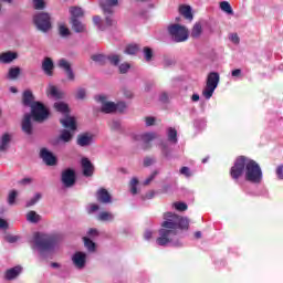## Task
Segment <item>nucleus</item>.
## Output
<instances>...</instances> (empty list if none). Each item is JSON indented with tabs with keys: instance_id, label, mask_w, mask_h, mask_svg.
<instances>
[{
	"instance_id": "f257e3e1",
	"label": "nucleus",
	"mask_w": 283,
	"mask_h": 283,
	"mask_svg": "<svg viewBox=\"0 0 283 283\" xmlns=\"http://www.w3.org/2000/svg\"><path fill=\"white\" fill-rule=\"evenodd\" d=\"M163 218L164 222L158 231L159 237L156 239V243L159 247H167V244L174 243L178 235V230L187 231L189 229V219L174 212H165Z\"/></svg>"
},
{
	"instance_id": "f03ea898",
	"label": "nucleus",
	"mask_w": 283,
	"mask_h": 283,
	"mask_svg": "<svg viewBox=\"0 0 283 283\" xmlns=\"http://www.w3.org/2000/svg\"><path fill=\"white\" fill-rule=\"evenodd\" d=\"M243 175L247 182L254 185L262 182V168H260V164L247 156H239L230 169V176L232 180H240Z\"/></svg>"
},
{
	"instance_id": "7ed1b4c3",
	"label": "nucleus",
	"mask_w": 283,
	"mask_h": 283,
	"mask_svg": "<svg viewBox=\"0 0 283 283\" xmlns=\"http://www.w3.org/2000/svg\"><path fill=\"white\" fill-rule=\"evenodd\" d=\"M32 242L33 248L38 249L41 255H43V253L54 251V247H56V235L35 232Z\"/></svg>"
},
{
	"instance_id": "20e7f679",
	"label": "nucleus",
	"mask_w": 283,
	"mask_h": 283,
	"mask_svg": "<svg viewBox=\"0 0 283 283\" xmlns=\"http://www.w3.org/2000/svg\"><path fill=\"white\" fill-rule=\"evenodd\" d=\"M219 83L220 74L218 72H210L206 81V87L202 91V96H205L207 101L213 96V92L218 88Z\"/></svg>"
},
{
	"instance_id": "39448f33",
	"label": "nucleus",
	"mask_w": 283,
	"mask_h": 283,
	"mask_svg": "<svg viewBox=\"0 0 283 283\" xmlns=\"http://www.w3.org/2000/svg\"><path fill=\"white\" fill-rule=\"evenodd\" d=\"M31 118L35 123H45L50 118V111L41 102H34L31 107Z\"/></svg>"
},
{
	"instance_id": "423d86ee",
	"label": "nucleus",
	"mask_w": 283,
	"mask_h": 283,
	"mask_svg": "<svg viewBox=\"0 0 283 283\" xmlns=\"http://www.w3.org/2000/svg\"><path fill=\"white\" fill-rule=\"evenodd\" d=\"M33 23L40 32H50L52 30V18L48 12H40L33 17Z\"/></svg>"
},
{
	"instance_id": "0eeeda50",
	"label": "nucleus",
	"mask_w": 283,
	"mask_h": 283,
	"mask_svg": "<svg viewBox=\"0 0 283 283\" xmlns=\"http://www.w3.org/2000/svg\"><path fill=\"white\" fill-rule=\"evenodd\" d=\"M168 32L176 43H182L189 39V30L180 24H171Z\"/></svg>"
},
{
	"instance_id": "6e6552de",
	"label": "nucleus",
	"mask_w": 283,
	"mask_h": 283,
	"mask_svg": "<svg viewBox=\"0 0 283 283\" xmlns=\"http://www.w3.org/2000/svg\"><path fill=\"white\" fill-rule=\"evenodd\" d=\"M61 180L64 187H74V185H76V171L72 168L65 169L64 171H62Z\"/></svg>"
},
{
	"instance_id": "1a4fd4ad",
	"label": "nucleus",
	"mask_w": 283,
	"mask_h": 283,
	"mask_svg": "<svg viewBox=\"0 0 283 283\" xmlns=\"http://www.w3.org/2000/svg\"><path fill=\"white\" fill-rule=\"evenodd\" d=\"M72 262L75 269H85V264H87V254H85V252H75L72 256Z\"/></svg>"
},
{
	"instance_id": "9d476101",
	"label": "nucleus",
	"mask_w": 283,
	"mask_h": 283,
	"mask_svg": "<svg viewBox=\"0 0 283 283\" xmlns=\"http://www.w3.org/2000/svg\"><path fill=\"white\" fill-rule=\"evenodd\" d=\"M40 158H42L49 167H54V165H56V156H54L52 151L48 150V148H42L40 150Z\"/></svg>"
},
{
	"instance_id": "9b49d317",
	"label": "nucleus",
	"mask_w": 283,
	"mask_h": 283,
	"mask_svg": "<svg viewBox=\"0 0 283 283\" xmlns=\"http://www.w3.org/2000/svg\"><path fill=\"white\" fill-rule=\"evenodd\" d=\"M81 166L83 176H85V178H92V176H94V164H92L88 158L83 157L81 160Z\"/></svg>"
},
{
	"instance_id": "f8f14e48",
	"label": "nucleus",
	"mask_w": 283,
	"mask_h": 283,
	"mask_svg": "<svg viewBox=\"0 0 283 283\" xmlns=\"http://www.w3.org/2000/svg\"><path fill=\"white\" fill-rule=\"evenodd\" d=\"M57 65H59V67H61V70H64L69 81H75L76 80V75L74 74V71L72 70V64H70V62H67V60L61 59L59 61Z\"/></svg>"
},
{
	"instance_id": "ddd939ff",
	"label": "nucleus",
	"mask_w": 283,
	"mask_h": 283,
	"mask_svg": "<svg viewBox=\"0 0 283 283\" xmlns=\"http://www.w3.org/2000/svg\"><path fill=\"white\" fill-rule=\"evenodd\" d=\"M99 6L105 17H107V14L112 17V14H114V9L112 8H116V6H118V0H104Z\"/></svg>"
},
{
	"instance_id": "4468645a",
	"label": "nucleus",
	"mask_w": 283,
	"mask_h": 283,
	"mask_svg": "<svg viewBox=\"0 0 283 283\" xmlns=\"http://www.w3.org/2000/svg\"><path fill=\"white\" fill-rule=\"evenodd\" d=\"M96 199H97V202H101L102 205H109V203H112V195L105 188H99L97 190Z\"/></svg>"
},
{
	"instance_id": "2eb2a0df",
	"label": "nucleus",
	"mask_w": 283,
	"mask_h": 283,
	"mask_svg": "<svg viewBox=\"0 0 283 283\" xmlns=\"http://www.w3.org/2000/svg\"><path fill=\"white\" fill-rule=\"evenodd\" d=\"M22 132L27 134V136H32L34 128L32 126V115L25 114L22 119Z\"/></svg>"
},
{
	"instance_id": "dca6fc26",
	"label": "nucleus",
	"mask_w": 283,
	"mask_h": 283,
	"mask_svg": "<svg viewBox=\"0 0 283 283\" xmlns=\"http://www.w3.org/2000/svg\"><path fill=\"white\" fill-rule=\"evenodd\" d=\"M72 138H74V135L67 130V129H63L61 130V134L57 138H55L52 144L53 145H59V143H70L72 140Z\"/></svg>"
},
{
	"instance_id": "f3484780",
	"label": "nucleus",
	"mask_w": 283,
	"mask_h": 283,
	"mask_svg": "<svg viewBox=\"0 0 283 283\" xmlns=\"http://www.w3.org/2000/svg\"><path fill=\"white\" fill-rule=\"evenodd\" d=\"M42 70L46 76H54V61L51 57H45L42 62Z\"/></svg>"
},
{
	"instance_id": "a211bd4d",
	"label": "nucleus",
	"mask_w": 283,
	"mask_h": 283,
	"mask_svg": "<svg viewBox=\"0 0 283 283\" xmlns=\"http://www.w3.org/2000/svg\"><path fill=\"white\" fill-rule=\"evenodd\" d=\"M98 101L101 103H104L102 106V112L104 114H112L114 112H116V104L114 102H105V96L101 95L98 97Z\"/></svg>"
},
{
	"instance_id": "6ab92c4d",
	"label": "nucleus",
	"mask_w": 283,
	"mask_h": 283,
	"mask_svg": "<svg viewBox=\"0 0 283 283\" xmlns=\"http://www.w3.org/2000/svg\"><path fill=\"white\" fill-rule=\"evenodd\" d=\"M21 271H23V268H21L20 265L11 268L6 271L4 279L9 282H11V280H17V277L21 275Z\"/></svg>"
},
{
	"instance_id": "aec40b11",
	"label": "nucleus",
	"mask_w": 283,
	"mask_h": 283,
	"mask_svg": "<svg viewBox=\"0 0 283 283\" xmlns=\"http://www.w3.org/2000/svg\"><path fill=\"white\" fill-rule=\"evenodd\" d=\"M60 123L65 129H71V132H76V119L72 116L66 115L65 118L60 119Z\"/></svg>"
},
{
	"instance_id": "412c9836",
	"label": "nucleus",
	"mask_w": 283,
	"mask_h": 283,
	"mask_svg": "<svg viewBox=\"0 0 283 283\" xmlns=\"http://www.w3.org/2000/svg\"><path fill=\"white\" fill-rule=\"evenodd\" d=\"M15 59H19V53L18 52H4L0 53V63L8 64L12 63V61H15Z\"/></svg>"
},
{
	"instance_id": "4be33fe9",
	"label": "nucleus",
	"mask_w": 283,
	"mask_h": 283,
	"mask_svg": "<svg viewBox=\"0 0 283 283\" xmlns=\"http://www.w3.org/2000/svg\"><path fill=\"white\" fill-rule=\"evenodd\" d=\"M22 105L24 107H32L34 105V94H32V91H24L22 94Z\"/></svg>"
},
{
	"instance_id": "5701e85b",
	"label": "nucleus",
	"mask_w": 283,
	"mask_h": 283,
	"mask_svg": "<svg viewBox=\"0 0 283 283\" xmlns=\"http://www.w3.org/2000/svg\"><path fill=\"white\" fill-rule=\"evenodd\" d=\"M93 136L91 134L84 133L77 136V145L80 147H87L92 145Z\"/></svg>"
},
{
	"instance_id": "b1692460",
	"label": "nucleus",
	"mask_w": 283,
	"mask_h": 283,
	"mask_svg": "<svg viewBox=\"0 0 283 283\" xmlns=\"http://www.w3.org/2000/svg\"><path fill=\"white\" fill-rule=\"evenodd\" d=\"M180 15L186 18L187 21H193V13L191 12V6L182 4L179 7Z\"/></svg>"
},
{
	"instance_id": "393cba45",
	"label": "nucleus",
	"mask_w": 283,
	"mask_h": 283,
	"mask_svg": "<svg viewBox=\"0 0 283 283\" xmlns=\"http://www.w3.org/2000/svg\"><path fill=\"white\" fill-rule=\"evenodd\" d=\"M155 133H146L142 135V140L144 143L143 149H151V140H155Z\"/></svg>"
},
{
	"instance_id": "a878e982",
	"label": "nucleus",
	"mask_w": 283,
	"mask_h": 283,
	"mask_svg": "<svg viewBox=\"0 0 283 283\" xmlns=\"http://www.w3.org/2000/svg\"><path fill=\"white\" fill-rule=\"evenodd\" d=\"M46 94H49L53 98H56L57 101H61V98L65 97V93L59 91V88L54 85H49Z\"/></svg>"
},
{
	"instance_id": "bb28decb",
	"label": "nucleus",
	"mask_w": 283,
	"mask_h": 283,
	"mask_svg": "<svg viewBox=\"0 0 283 283\" xmlns=\"http://www.w3.org/2000/svg\"><path fill=\"white\" fill-rule=\"evenodd\" d=\"M71 21L78 20L84 17L83 9L80 7H71L70 8Z\"/></svg>"
},
{
	"instance_id": "cd10ccee",
	"label": "nucleus",
	"mask_w": 283,
	"mask_h": 283,
	"mask_svg": "<svg viewBox=\"0 0 283 283\" xmlns=\"http://www.w3.org/2000/svg\"><path fill=\"white\" fill-rule=\"evenodd\" d=\"M70 23L72 25V30H74L76 33H83L87 30L81 20H70Z\"/></svg>"
},
{
	"instance_id": "c85d7f7f",
	"label": "nucleus",
	"mask_w": 283,
	"mask_h": 283,
	"mask_svg": "<svg viewBox=\"0 0 283 283\" xmlns=\"http://www.w3.org/2000/svg\"><path fill=\"white\" fill-rule=\"evenodd\" d=\"M54 109H56V112H60L61 114H65L66 116L70 114V106H67V104L63 102H56L54 104Z\"/></svg>"
},
{
	"instance_id": "c756f323",
	"label": "nucleus",
	"mask_w": 283,
	"mask_h": 283,
	"mask_svg": "<svg viewBox=\"0 0 283 283\" xmlns=\"http://www.w3.org/2000/svg\"><path fill=\"white\" fill-rule=\"evenodd\" d=\"M28 222H32L33 224H36V222H41V214H38L36 211H29L27 214Z\"/></svg>"
},
{
	"instance_id": "7c9ffc66",
	"label": "nucleus",
	"mask_w": 283,
	"mask_h": 283,
	"mask_svg": "<svg viewBox=\"0 0 283 283\" xmlns=\"http://www.w3.org/2000/svg\"><path fill=\"white\" fill-rule=\"evenodd\" d=\"M10 140H12V137L10 136V134L6 133L4 135H2L0 151H6V149H8V145H10Z\"/></svg>"
},
{
	"instance_id": "2f4dec72",
	"label": "nucleus",
	"mask_w": 283,
	"mask_h": 283,
	"mask_svg": "<svg viewBox=\"0 0 283 283\" xmlns=\"http://www.w3.org/2000/svg\"><path fill=\"white\" fill-rule=\"evenodd\" d=\"M20 75H21V67L15 66V67L9 69L8 78H10L11 81H15V78H19Z\"/></svg>"
},
{
	"instance_id": "473e14b6",
	"label": "nucleus",
	"mask_w": 283,
	"mask_h": 283,
	"mask_svg": "<svg viewBox=\"0 0 283 283\" xmlns=\"http://www.w3.org/2000/svg\"><path fill=\"white\" fill-rule=\"evenodd\" d=\"M97 220L101 222H112V220H114V216L112 212L103 211L98 214Z\"/></svg>"
},
{
	"instance_id": "72a5a7b5",
	"label": "nucleus",
	"mask_w": 283,
	"mask_h": 283,
	"mask_svg": "<svg viewBox=\"0 0 283 283\" xmlns=\"http://www.w3.org/2000/svg\"><path fill=\"white\" fill-rule=\"evenodd\" d=\"M202 34V24L200 22H197L191 31L192 39H200V35Z\"/></svg>"
},
{
	"instance_id": "f704fd0d",
	"label": "nucleus",
	"mask_w": 283,
	"mask_h": 283,
	"mask_svg": "<svg viewBox=\"0 0 283 283\" xmlns=\"http://www.w3.org/2000/svg\"><path fill=\"white\" fill-rule=\"evenodd\" d=\"M159 147L164 158H169V156L171 155V149H169V145L167 144V142H160Z\"/></svg>"
},
{
	"instance_id": "c9c22d12",
	"label": "nucleus",
	"mask_w": 283,
	"mask_h": 283,
	"mask_svg": "<svg viewBox=\"0 0 283 283\" xmlns=\"http://www.w3.org/2000/svg\"><path fill=\"white\" fill-rule=\"evenodd\" d=\"M168 140L175 145L178 143V130L176 128H168Z\"/></svg>"
},
{
	"instance_id": "e433bc0d",
	"label": "nucleus",
	"mask_w": 283,
	"mask_h": 283,
	"mask_svg": "<svg viewBox=\"0 0 283 283\" xmlns=\"http://www.w3.org/2000/svg\"><path fill=\"white\" fill-rule=\"evenodd\" d=\"M91 59L95 63H98V65H105V63H107V56H105L104 54H95L92 55Z\"/></svg>"
},
{
	"instance_id": "4c0bfd02",
	"label": "nucleus",
	"mask_w": 283,
	"mask_h": 283,
	"mask_svg": "<svg viewBox=\"0 0 283 283\" xmlns=\"http://www.w3.org/2000/svg\"><path fill=\"white\" fill-rule=\"evenodd\" d=\"M140 50V46L138 44H128L125 49V54H138V51Z\"/></svg>"
},
{
	"instance_id": "58836bf2",
	"label": "nucleus",
	"mask_w": 283,
	"mask_h": 283,
	"mask_svg": "<svg viewBox=\"0 0 283 283\" xmlns=\"http://www.w3.org/2000/svg\"><path fill=\"white\" fill-rule=\"evenodd\" d=\"M106 61H108L111 65H114L116 67L120 63V55H117V54L108 55L106 56Z\"/></svg>"
},
{
	"instance_id": "ea45409f",
	"label": "nucleus",
	"mask_w": 283,
	"mask_h": 283,
	"mask_svg": "<svg viewBox=\"0 0 283 283\" xmlns=\"http://www.w3.org/2000/svg\"><path fill=\"white\" fill-rule=\"evenodd\" d=\"M83 241H84V245L87 248L88 251H91V252L96 251V243H94V241H92L87 237H84Z\"/></svg>"
},
{
	"instance_id": "a19ab883",
	"label": "nucleus",
	"mask_w": 283,
	"mask_h": 283,
	"mask_svg": "<svg viewBox=\"0 0 283 283\" xmlns=\"http://www.w3.org/2000/svg\"><path fill=\"white\" fill-rule=\"evenodd\" d=\"M220 9L227 14H233V8H231V4L227 1L220 2Z\"/></svg>"
},
{
	"instance_id": "79ce46f5",
	"label": "nucleus",
	"mask_w": 283,
	"mask_h": 283,
	"mask_svg": "<svg viewBox=\"0 0 283 283\" xmlns=\"http://www.w3.org/2000/svg\"><path fill=\"white\" fill-rule=\"evenodd\" d=\"M87 96V91L83 87L77 88L75 93V98L77 101H85V97Z\"/></svg>"
},
{
	"instance_id": "37998d69",
	"label": "nucleus",
	"mask_w": 283,
	"mask_h": 283,
	"mask_svg": "<svg viewBox=\"0 0 283 283\" xmlns=\"http://www.w3.org/2000/svg\"><path fill=\"white\" fill-rule=\"evenodd\" d=\"M144 56H145V61H147V63H149V61H151V59H154V51L151 50V48H149V46L144 48Z\"/></svg>"
},
{
	"instance_id": "c03bdc74",
	"label": "nucleus",
	"mask_w": 283,
	"mask_h": 283,
	"mask_svg": "<svg viewBox=\"0 0 283 283\" xmlns=\"http://www.w3.org/2000/svg\"><path fill=\"white\" fill-rule=\"evenodd\" d=\"M17 196H19V192L17 190H11L8 196V205L12 207L17 200Z\"/></svg>"
},
{
	"instance_id": "a18cd8bd",
	"label": "nucleus",
	"mask_w": 283,
	"mask_h": 283,
	"mask_svg": "<svg viewBox=\"0 0 283 283\" xmlns=\"http://www.w3.org/2000/svg\"><path fill=\"white\" fill-rule=\"evenodd\" d=\"M137 186H138V178H133L129 182L130 192L133 193V196H136V193H138V188H136Z\"/></svg>"
},
{
	"instance_id": "49530a36",
	"label": "nucleus",
	"mask_w": 283,
	"mask_h": 283,
	"mask_svg": "<svg viewBox=\"0 0 283 283\" xmlns=\"http://www.w3.org/2000/svg\"><path fill=\"white\" fill-rule=\"evenodd\" d=\"M59 34H60V36H70V34H72V32L70 31V29L67 27H65L64 24H61L59 27Z\"/></svg>"
},
{
	"instance_id": "de8ad7c7",
	"label": "nucleus",
	"mask_w": 283,
	"mask_h": 283,
	"mask_svg": "<svg viewBox=\"0 0 283 283\" xmlns=\"http://www.w3.org/2000/svg\"><path fill=\"white\" fill-rule=\"evenodd\" d=\"M42 195L41 192L35 193L34 198H32L30 201L27 202V207H34L35 203L39 202V200H41Z\"/></svg>"
},
{
	"instance_id": "09e8293b",
	"label": "nucleus",
	"mask_w": 283,
	"mask_h": 283,
	"mask_svg": "<svg viewBox=\"0 0 283 283\" xmlns=\"http://www.w3.org/2000/svg\"><path fill=\"white\" fill-rule=\"evenodd\" d=\"M42 195L41 192L35 193L34 198H32L30 201L27 202V207H34L35 203L39 202V200H41Z\"/></svg>"
},
{
	"instance_id": "8fccbe9b",
	"label": "nucleus",
	"mask_w": 283,
	"mask_h": 283,
	"mask_svg": "<svg viewBox=\"0 0 283 283\" xmlns=\"http://www.w3.org/2000/svg\"><path fill=\"white\" fill-rule=\"evenodd\" d=\"M35 10H45V1L43 0H32Z\"/></svg>"
},
{
	"instance_id": "3c124183",
	"label": "nucleus",
	"mask_w": 283,
	"mask_h": 283,
	"mask_svg": "<svg viewBox=\"0 0 283 283\" xmlns=\"http://www.w3.org/2000/svg\"><path fill=\"white\" fill-rule=\"evenodd\" d=\"M130 67H132V65L127 62L120 64L119 65V74H127V72H129Z\"/></svg>"
},
{
	"instance_id": "603ef678",
	"label": "nucleus",
	"mask_w": 283,
	"mask_h": 283,
	"mask_svg": "<svg viewBox=\"0 0 283 283\" xmlns=\"http://www.w3.org/2000/svg\"><path fill=\"white\" fill-rule=\"evenodd\" d=\"M174 207L177 211H187L188 206L185 202H175Z\"/></svg>"
},
{
	"instance_id": "864d4df0",
	"label": "nucleus",
	"mask_w": 283,
	"mask_h": 283,
	"mask_svg": "<svg viewBox=\"0 0 283 283\" xmlns=\"http://www.w3.org/2000/svg\"><path fill=\"white\" fill-rule=\"evenodd\" d=\"M93 23L97 25L98 30H105V27H103L99 15L93 17Z\"/></svg>"
},
{
	"instance_id": "5fc2aeb1",
	"label": "nucleus",
	"mask_w": 283,
	"mask_h": 283,
	"mask_svg": "<svg viewBox=\"0 0 283 283\" xmlns=\"http://www.w3.org/2000/svg\"><path fill=\"white\" fill-rule=\"evenodd\" d=\"M156 176H158V170H155L148 178H146L144 185H150L154 178H156Z\"/></svg>"
},
{
	"instance_id": "6e6d98bb",
	"label": "nucleus",
	"mask_w": 283,
	"mask_h": 283,
	"mask_svg": "<svg viewBox=\"0 0 283 283\" xmlns=\"http://www.w3.org/2000/svg\"><path fill=\"white\" fill-rule=\"evenodd\" d=\"M180 174L182 176H186L187 178L191 177V171L189 170V167H187V166L181 167Z\"/></svg>"
},
{
	"instance_id": "4d7b16f0",
	"label": "nucleus",
	"mask_w": 283,
	"mask_h": 283,
	"mask_svg": "<svg viewBox=\"0 0 283 283\" xmlns=\"http://www.w3.org/2000/svg\"><path fill=\"white\" fill-rule=\"evenodd\" d=\"M127 108V105L125 104V102H119L116 104V112H125V109Z\"/></svg>"
},
{
	"instance_id": "13d9d810",
	"label": "nucleus",
	"mask_w": 283,
	"mask_h": 283,
	"mask_svg": "<svg viewBox=\"0 0 283 283\" xmlns=\"http://www.w3.org/2000/svg\"><path fill=\"white\" fill-rule=\"evenodd\" d=\"M105 23H106V28H112V25H115L116 22L114 21V19H112L111 15H106Z\"/></svg>"
},
{
	"instance_id": "bf43d9fd",
	"label": "nucleus",
	"mask_w": 283,
	"mask_h": 283,
	"mask_svg": "<svg viewBox=\"0 0 283 283\" xmlns=\"http://www.w3.org/2000/svg\"><path fill=\"white\" fill-rule=\"evenodd\" d=\"M276 176L279 180H283V165H280L279 167H276Z\"/></svg>"
},
{
	"instance_id": "052dcab7",
	"label": "nucleus",
	"mask_w": 283,
	"mask_h": 283,
	"mask_svg": "<svg viewBox=\"0 0 283 283\" xmlns=\"http://www.w3.org/2000/svg\"><path fill=\"white\" fill-rule=\"evenodd\" d=\"M101 209V207L96 203H91L90 205V209H88V213H94L96 211H98Z\"/></svg>"
},
{
	"instance_id": "680f3d73",
	"label": "nucleus",
	"mask_w": 283,
	"mask_h": 283,
	"mask_svg": "<svg viewBox=\"0 0 283 283\" xmlns=\"http://www.w3.org/2000/svg\"><path fill=\"white\" fill-rule=\"evenodd\" d=\"M145 120H146L147 127H151V125L156 124V118L155 117H146Z\"/></svg>"
},
{
	"instance_id": "e2e57ef3",
	"label": "nucleus",
	"mask_w": 283,
	"mask_h": 283,
	"mask_svg": "<svg viewBox=\"0 0 283 283\" xmlns=\"http://www.w3.org/2000/svg\"><path fill=\"white\" fill-rule=\"evenodd\" d=\"M150 165H154V159L151 157H146L144 159V167H150Z\"/></svg>"
},
{
	"instance_id": "0e129e2a",
	"label": "nucleus",
	"mask_w": 283,
	"mask_h": 283,
	"mask_svg": "<svg viewBox=\"0 0 283 283\" xmlns=\"http://www.w3.org/2000/svg\"><path fill=\"white\" fill-rule=\"evenodd\" d=\"M19 240V237L17 235H8L7 237V242H9L10 244H14V242H17Z\"/></svg>"
},
{
	"instance_id": "69168bd1",
	"label": "nucleus",
	"mask_w": 283,
	"mask_h": 283,
	"mask_svg": "<svg viewBox=\"0 0 283 283\" xmlns=\"http://www.w3.org/2000/svg\"><path fill=\"white\" fill-rule=\"evenodd\" d=\"M231 74L234 78H240V76H242V70L240 69L233 70Z\"/></svg>"
},
{
	"instance_id": "338daca9",
	"label": "nucleus",
	"mask_w": 283,
	"mask_h": 283,
	"mask_svg": "<svg viewBox=\"0 0 283 283\" xmlns=\"http://www.w3.org/2000/svg\"><path fill=\"white\" fill-rule=\"evenodd\" d=\"M230 39L232 43H235V44L240 43V36H238V33H233Z\"/></svg>"
},
{
	"instance_id": "774afa93",
	"label": "nucleus",
	"mask_w": 283,
	"mask_h": 283,
	"mask_svg": "<svg viewBox=\"0 0 283 283\" xmlns=\"http://www.w3.org/2000/svg\"><path fill=\"white\" fill-rule=\"evenodd\" d=\"M0 229H8V221L0 218Z\"/></svg>"
}]
</instances>
